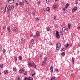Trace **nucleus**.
<instances>
[{"instance_id":"f257e3e1","label":"nucleus","mask_w":80,"mask_h":80,"mask_svg":"<svg viewBox=\"0 0 80 80\" xmlns=\"http://www.w3.org/2000/svg\"><path fill=\"white\" fill-rule=\"evenodd\" d=\"M7 14H9L10 13L11 11V7L10 5H9L7 8Z\"/></svg>"},{"instance_id":"f03ea898","label":"nucleus","mask_w":80,"mask_h":80,"mask_svg":"<svg viewBox=\"0 0 80 80\" xmlns=\"http://www.w3.org/2000/svg\"><path fill=\"white\" fill-rule=\"evenodd\" d=\"M56 45L57 46V47L56 48V49L57 50H58L61 47V45H60V43L59 42L58 43L56 44Z\"/></svg>"},{"instance_id":"7ed1b4c3","label":"nucleus","mask_w":80,"mask_h":80,"mask_svg":"<svg viewBox=\"0 0 80 80\" xmlns=\"http://www.w3.org/2000/svg\"><path fill=\"white\" fill-rule=\"evenodd\" d=\"M59 32L58 31H57L56 32V37L57 38H60V35L59 34Z\"/></svg>"},{"instance_id":"20e7f679","label":"nucleus","mask_w":80,"mask_h":80,"mask_svg":"<svg viewBox=\"0 0 80 80\" xmlns=\"http://www.w3.org/2000/svg\"><path fill=\"white\" fill-rule=\"evenodd\" d=\"M33 80V78L32 77H26L24 78V80Z\"/></svg>"},{"instance_id":"39448f33","label":"nucleus","mask_w":80,"mask_h":80,"mask_svg":"<svg viewBox=\"0 0 80 80\" xmlns=\"http://www.w3.org/2000/svg\"><path fill=\"white\" fill-rule=\"evenodd\" d=\"M77 7H75L73 8L72 9V12H75V11H77Z\"/></svg>"},{"instance_id":"423d86ee","label":"nucleus","mask_w":80,"mask_h":80,"mask_svg":"<svg viewBox=\"0 0 80 80\" xmlns=\"http://www.w3.org/2000/svg\"><path fill=\"white\" fill-rule=\"evenodd\" d=\"M13 32H18V29L17 28H14V30H12Z\"/></svg>"},{"instance_id":"0eeeda50","label":"nucleus","mask_w":80,"mask_h":80,"mask_svg":"<svg viewBox=\"0 0 80 80\" xmlns=\"http://www.w3.org/2000/svg\"><path fill=\"white\" fill-rule=\"evenodd\" d=\"M14 2V0H11V1H8L9 3H13Z\"/></svg>"},{"instance_id":"6e6552de","label":"nucleus","mask_w":80,"mask_h":80,"mask_svg":"<svg viewBox=\"0 0 80 80\" xmlns=\"http://www.w3.org/2000/svg\"><path fill=\"white\" fill-rule=\"evenodd\" d=\"M32 67H34V68H36L37 67H36V65H35V63H34V62H33L32 63Z\"/></svg>"},{"instance_id":"1a4fd4ad","label":"nucleus","mask_w":80,"mask_h":80,"mask_svg":"<svg viewBox=\"0 0 80 80\" xmlns=\"http://www.w3.org/2000/svg\"><path fill=\"white\" fill-rule=\"evenodd\" d=\"M50 70H51V73H52L53 72V67L52 66L50 68Z\"/></svg>"},{"instance_id":"9d476101","label":"nucleus","mask_w":80,"mask_h":80,"mask_svg":"<svg viewBox=\"0 0 80 80\" xmlns=\"http://www.w3.org/2000/svg\"><path fill=\"white\" fill-rule=\"evenodd\" d=\"M36 35L37 36H38H38L40 35V32H37L36 33Z\"/></svg>"},{"instance_id":"9b49d317","label":"nucleus","mask_w":80,"mask_h":80,"mask_svg":"<svg viewBox=\"0 0 80 80\" xmlns=\"http://www.w3.org/2000/svg\"><path fill=\"white\" fill-rule=\"evenodd\" d=\"M7 29L8 30L9 32H10L11 30H10V28L9 26H8L7 27Z\"/></svg>"},{"instance_id":"f8f14e48","label":"nucleus","mask_w":80,"mask_h":80,"mask_svg":"<svg viewBox=\"0 0 80 80\" xmlns=\"http://www.w3.org/2000/svg\"><path fill=\"white\" fill-rule=\"evenodd\" d=\"M68 6H69V4H68V3H67L66 5V6H65L66 8H68Z\"/></svg>"},{"instance_id":"ddd939ff","label":"nucleus","mask_w":80,"mask_h":80,"mask_svg":"<svg viewBox=\"0 0 80 80\" xmlns=\"http://www.w3.org/2000/svg\"><path fill=\"white\" fill-rule=\"evenodd\" d=\"M18 58L20 60L22 61V57L21 56H19Z\"/></svg>"},{"instance_id":"4468645a","label":"nucleus","mask_w":80,"mask_h":80,"mask_svg":"<svg viewBox=\"0 0 80 80\" xmlns=\"http://www.w3.org/2000/svg\"><path fill=\"white\" fill-rule=\"evenodd\" d=\"M26 3L28 4L29 3V0H25Z\"/></svg>"},{"instance_id":"2eb2a0df","label":"nucleus","mask_w":80,"mask_h":80,"mask_svg":"<svg viewBox=\"0 0 80 80\" xmlns=\"http://www.w3.org/2000/svg\"><path fill=\"white\" fill-rule=\"evenodd\" d=\"M19 5H24V3L23 2H19Z\"/></svg>"},{"instance_id":"dca6fc26","label":"nucleus","mask_w":80,"mask_h":80,"mask_svg":"<svg viewBox=\"0 0 80 80\" xmlns=\"http://www.w3.org/2000/svg\"><path fill=\"white\" fill-rule=\"evenodd\" d=\"M61 55L62 57H64L65 56V53H64V52H62L61 53Z\"/></svg>"},{"instance_id":"f3484780","label":"nucleus","mask_w":80,"mask_h":80,"mask_svg":"<svg viewBox=\"0 0 80 80\" xmlns=\"http://www.w3.org/2000/svg\"><path fill=\"white\" fill-rule=\"evenodd\" d=\"M68 26L69 29H70V27L71 26V25L70 24H68Z\"/></svg>"},{"instance_id":"a211bd4d","label":"nucleus","mask_w":80,"mask_h":80,"mask_svg":"<svg viewBox=\"0 0 80 80\" xmlns=\"http://www.w3.org/2000/svg\"><path fill=\"white\" fill-rule=\"evenodd\" d=\"M35 19L37 22H38V21L40 20V19L38 18H36Z\"/></svg>"},{"instance_id":"6ab92c4d","label":"nucleus","mask_w":80,"mask_h":80,"mask_svg":"<svg viewBox=\"0 0 80 80\" xmlns=\"http://www.w3.org/2000/svg\"><path fill=\"white\" fill-rule=\"evenodd\" d=\"M47 11H48V12H50V8L49 7H48L46 8Z\"/></svg>"},{"instance_id":"aec40b11","label":"nucleus","mask_w":80,"mask_h":80,"mask_svg":"<svg viewBox=\"0 0 80 80\" xmlns=\"http://www.w3.org/2000/svg\"><path fill=\"white\" fill-rule=\"evenodd\" d=\"M72 63H74V58H73V57L72 58Z\"/></svg>"},{"instance_id":"412c9836","label":"nucleus","mask_w":80,"mask_h":80,"mask_svg":"<svg viewBox=\"0 0 80 80\" xmlns=\"http://www.w3.org/2000/svg\"><path fill=\"white\" fill-rule=\"evenodd\" d=\"M8 71L7 70V71L6 70V71H4L5 74H7V73H8Z\"/></svg>"},{"instance_id":"4be33fe9","label":"nucleus","mask_w":80,"mask_h":80,"mask_svg":"<svg viewBox=\"0 0 80 80\" xmlns=\"http://www.w3.org/2000/svg\"><path fill=\"white\" fill-rule=\"evenodd\" d=\"M51 80H55V77L54 78H51Z\"/></svg>"},{"instance_id":"5701e85b","label":"nucleus","mask_w":80,"mask_h":80,"mask_svg":"<svg viewBox=\"0 0 80 80\" xmlns=\"http://www.w3.org/2000/svg\"><path fill=\"white\" fill-rule=\"evenodd\" d=\"M69 46V44L68 43H67V45H66L65 47H66V48H68V47Z\"/></svg>"},{"instance_id":"b1692460","label":"nucleus","mask_w":80,"mask_h":80,"mask_svg":"<svg viewBox=\"0 0 80 80\" xmlns=\"http://www.w3.org/2000/svg\"><path fill=\"white\" fill-rule=\"evenodd\" d=\"M60 35H63V32L62 31H60Z\"/></svg>"},{"instance_id":"393cba45","label":"nucleus","mask_w":80,"mask_h":80,"mask_svg":"<svg viewBox=\"0 0 80 80\" xmlns=\"http://www.w3.org/2000/svg\"><path fill=\"white\" fill-rule=\"evenodd\" d=\"M48 60V58H47L46 57H44V60L45 61H46V60Z\"/></svg>"},{"instance_id":"a878e982","label":"nucleus","mask_w":80,"mask_h":80,"mask_svg":"<svg viewBox=\"0 0 80 80\" xmlns=\"http://www.w3.org/2000/svg\"><path fill=\"white\" fill-rule=\"evenodd\" d=\"M62 31H63V32H65L66 30V29L65 28H62Z\"/></svg>"},{"instance_id":"bb28decb","label":"nucleus","mask_w":80,"mask_h":80,"mask_svg":"<svg viewBox=\"0 0 80 80\" xmlns=\"http://www.w3.org/2000/svg\"><path fill=\"white\" fill-rule=\"evenodd\" d=\"M48 0V1H47ZM46 3L48 4V5H49V0H46Z\"/></svg>"},{"instance_id":"cd10ccee","label":"nucleus","mask_w":80,"mask_h":80,"mask_svg":"<svg viewBox=\"0 0 80 80\" xmlns=\"http://www.w3.org/2000/svg\"><path fill=\"white\" fill-rule=\"evenodd\" d=\"M31 42H32V44H33L34 40L32 39L31 40Z\"/></svg>"},{"instance_id":"c85d7f7f","label":"nucleus","mask_w":80,"mask_h":80,"mask_svg":"<svg viewBox=\"0 0 80 80\" xmlns=\"http://www.w3.org/2000/svg\"><path fill=\"white\" fill-rule=\"evenodd\" d=\"M14 59L15 60V62H17V57H15Z\"/></svg>"},{"instance_id":"c756f323","label":"nucleus","mask_w":80,"mask_h":80,"mask_svg":"<svg viewBox=\"0 0 80 80\" xmlns=\"http://www.w3.org/2000/svg\"><path fill=\"white\" fill-rule=\"evenodd\" d=\"M13 70L14 72H16V71H17V69L16 68H14L13 69Z\"/></svg>"},{"instance_id":"7c9ffc66","label":"nucleus","mask_w":80,"mask_h":80,"mask_svg":"<svg viewBox=\"0 0 80 80\" xmlns=\"http://www.w3.org/2000/svg\"><path fill=\"white\" fill-rule=\"evenodd\" d=\"M16 80H20V78H19L18 76V78H16Z\"/></svg>"},{"instance_id":"2f4dec72","label":"nucleus","mask_w":80,"mask_h":80,"mask_svg":"<svg viewBox=\"0 0 80 80\" xmlns=\"http://www.w3.org/2000/svg\"><path fill=\"white\" fill-rule=\"evenodd\" d=\"M27 74V72L25 71V72L24 73V75H26Z\"/></svg>"},{"instance_id":"473e14b6","label":"nucleus","mask_w":80,"mask_h":80,"mask_svg":"<svg viewBox=\"0 0 80 80\" xmlns=\"http://www.w3.org/2000/svg\"><path fill=\"white\" fill-rule=\"evenodd\" d=\"M61 52H63V51H64V48H61Z\"/></svg>"},{"instance_id":"72a5a7b5","label":"nucleus","mask_w":80,"mask_h":80,"mask_svg":"<svg viewBox=\"0 0 80 80\" xmlns=\"http://www.w3.org/2000/svg\"><path fill=\"white\" fill-rule=\"evenodd\" d=\"M3 64L0 65V67L1 68H3Z\"/></svg>"},{"instance_id":"f704fd0d","label":"nucleus","mask_w":80,"mask_h":80,"mask_svg":"<svg viewBox=\"0 0 80 80\" xmlns=\"http://www.w3.org/2000/svg\"><path fill=\"white\" fill-rule=\"evenodd\" d=\"M47 30L48 32H49L50 31V28H47Z\"/></svg>"},{"instance_id":"c9c22d12","label":"nucleus","mask_w":80,"mask_h":80,"mask_svg":"<svg viewBox=\"0 0 80 80\" xmlns=\"http://www.w3.org/2000/svg\"><path fill=\"white\" fill-rule=\"evenodd\" d=\"M53 7H54V8H56V7H57V5H53Z\"/></svg>"},{"instance_id":"e433bc0d","label":"nucleus","mask_w":80,"mask_h":80,"mask_svg":"<svg viewBox=\"0 0 80 80\" xmlns=\"http://www.w3.org/2000/svg\"><path fill=\"white\" fill-rule=\"evenodd\" d=\"M22 70V72H23L24 71H25V69H24V68H22V69H21Z\"/></svg>"},{"instance_id":"4c0bfd02","label":"nucleus","mask_w":80,"mask_h":80,"mask_svg":"<svg viewBox=\"0 0 80 80\" xmlns=\"http://www.w3.org/2000/svg\"><path fill=\"white\" fill-rule=\"evenodd\" d=\"M62 11L63 12H65V8H63Z\"/></svg>"},{"instance_id":"58836bf2","label":"nucleus","mask_w":80,"mask_h":80,"mask_svg":"<svg viewBox=\"0 0 80 80\" xmlns=\"http://www.w3.org/2000/svg\"><path fill=\"white\" fill-rule=\"evenodd\" d=\"M75 75V73H72L71 75L72 76H73V75Z\"/></svg>"},{"instance_id":"ea45409f","label":"nucleus","mask_w":80,"mask_h":80,"mask_svg":"<svg viewBox=\"0 0 80 80\" xmlns=\"http://www.w3.org/2000/svg\"><path fill=\"white\" fill-rule=\"evenodd\" d=\"M19 73H22V69H20L19 70Z\"/></svg>"},{"instance_id":"a19ab883","label":"nucleus","mask_w":80,"mask_h":80,"mask_svg":"<svg viewBox=\"0 0 80 80\" xmlns=\"http://www.w3.org/2000/svg\"><path fill=\"white\" fill-rule=\"evenodd\" d=\"M2 55H1L0 57V60H2Z\"/></svg>"},{"instance_id":"79ce46f5","label":"nucleus","mask_w":80,"mask_h":80,"mask_svg":"<svg viewBox=\"0 0 80 80\" xmlns=\"http://www.w3.org/2000/svg\"><path fill=\"white\" fill-rule=\"evenodd\" d=\"M66 32H68V28H66Z\"/></svg>"},{"instance_id":"37998d69","label":"nucleus","mask_w":80,"mask_h":80,"mask_svg":"<svg viewBox=\"0 0 80 80\" xmlns=\"http://www.w3.org/2000/svg\"><path fill=\"white\" fill-rule=\"evenodd\" d=\"M75 2L76 4H78V1L76 0L75 1Z\"/></svg>"},{"instance_id":"c03bdc74","label":"nucleus","mask_w":80,"mask_h":80,"mask_svg":"<svg viewBox=\"0 0 80 80\" xmlns=\"http://www.w3.org/2000/svg\"><path fill=\"white\" fill-rule=\"evenodd\" d=\"M55 71H56V72H58V69L57 68H56L55 69Z\"/></svg>"},{"instance_id":"a18cd8bd","label":"nucleus","mask_w":80,"mask_h":80,"mask_svg":"<svg viewBox=\"0 0 80 80\" xmlns=\"http://www.w3.org/2000/svg\"><path fill=\"white\" fill-rule=\"evenodd\" d=\"M33 15H35V13L34 12H33L32 13Z\"/></svg>"},{"instance_id":"49530a36","label":"nucleus","mask_w":80,"mask_h":80,"mask_svg":"<svg viewBox=\"0 0 80 80\" xmlns=\"http://www.w3.org/2000/svg\"><path fill=\"white\" fill-rule=\"evenodd\" d=\"M28 64V66H29V67H32V65H30L29 64Z\"/></svg>"},{"instance_id":"de8ad7c7","label":"nucleus","mask_w":80,"mask_h":80,"mask_svg":"<svg viewBox=\"0 0 80 80\" xmlns=\"http://www.w3.org/2000/svg\"><path fill=\"white\" fill-rule=\"evenodd\" d=\"M40 57H42V53L40 54Z\"/></svg>"},{"instance_id":"09e8293b","label":"nucleus","mask_w":80,"mask_h":80,"mask_svg":"<svg viewBox=\"0 0 80 80\" xmlns=\"http://www.w3.org/2000/svg\"><path fill=\"white\" fill-rule=\"evenodd\" d=\"M3 53H5V49H4L3 50Z\"/></svg>"},{"instance_id":"8fccbe9b","label":"nucleus","mask_w":80,"mask_h":80,"mask_svg":"<svg viewBox=\"0 0 80 80\" xmlns=\"http://www.w3.org/2000/svg\"><path fill=\"white\" fill-rule=\"evenodd\" d=\"M4 10L5 12H6V11L7 10V8L6 7L5 8Z\"/></svg>"},{"instance_id":"3c124183","label":"nucleus","mask_w":80,"mask_h":80,"mask_svg":"<svg viewBox=\"0 0 80 80\" xmlns=\"http://www.w3.org/2000/svg\"><path fill=\"white\" fill-rule=\"evenodd\" d=\"M40 1H38V5H39V4H40Z\"/></svg>"},{"instance_id":"603ef678","label":"nucleus","mask_w":80,"mask_h":80,"mask_svg":"<svg viewBox=\"0 0 80 80\" xmlns=\"http://www.w3.org/2000/svg\"><path fill=\"white\" fill-rule=\"evenodd\" d=\"M16 5H17V6H18V3H16Z\"/></svg>"},{"instance_id":"864d4df0","label":"nucleus","mask_w":80,"mask_h":80,"mask_svg":"<svg viewBox=\"0 0 80 80\" xmlns=\"http://www.w3.org/2000/svg\"><path fill=\"white\" fill-rule=\"evenodd\" d=\"M80 27H78V30H80Z\"/></svg>"},{"instance_id":"5fc2aeb1","label":"nucleus","mask_w":80,"mask_h":80,"mask_svg":"<svg viewBox=\"0 0 80 80\" xmlns=\"http://www.w3.org/2000/svg\"><path fill=\"white\" fill-rule=\"evenodd\" d=\"M54 19H55V18H56V16H54Z\"/></svg>"},{"instance_id":"6e6d98bb","label":"nucleus","mask_w":80,"mask_h":80,"mask_svg":"<svg viewBox=\"0 0 80 80\" xmlns=\"http://www.w3.org/2000/svg\"><path fill=\"white\" fill-rule=\"evenodd\" d=\"M35 75V73H34L32 75V76H33V75Z\"/></svg>"},{"instance_id":"4d7b16f0","label":"nucleus","mask_w":80,"mask_h":80,"mask_svg":"<svg viewBox=\"0 0 80 80\" xmlns=\"http://www.w3.org/2000/svg\"><path fill=\"white\" fill-rule=\"evenodd\" d=\"M14 8V7H13V6H12V7L11 8Z\"/></svg>"},{"instance_id":"13d9d810","label":"nucleus","mask_w":80,"mask_h":80,"mask_svg":"<svg viewBox=\"0 0 80 80\" xmlns=\"http://www.w3.org/2000/svg\"><path fill=\"white\" fill-rule=\"evenodd\" d=\"M28 64H29V65H32V63H28Z\"/></svg>"},{"instance_id":"bf43d9fd","label":"nucleus","mask_w":80,"mask_h":80,"mask_svg":"<svg viewBox=\"0 0 80 80\" xmlns=\"http://www.w3.org/2000/svg\"><path fill=\"white\" fill-rule=\"evenodd\" d=\"M43 64H44V63H43V62H42V66H43Z\"/></svg>"},{"instance_id":"052dcab7","label":"nucleus","mask_w":80,"mask_h":80,"mask_svg":"<svg viewBox=\"0 0 80 80\" xmlns=\"http://www.w3.org/2000/svg\"><path fill=\"white\" fill-rule=\"evenodd\" d=\"M78 45H79V46H80V42L78 43Z\"/></svg>"},{"instance_id":"680f3d73","label":"nucleus","mask_w":80,"mask_h":80,"mask_svg":"<svg viewBox=\"0 0 80 80\" xmlns=\"http://www.w3.org/2000/svg\"><path fill=\"white\" fill-rule=\"evenodd\" d=\"M53 34H55V32L54 31H53Z\"/></svg>"},{"instance_id":"e2e57ef3","label":"nucleus","mask_w":80,"mask_h":80,"mask_svg":"<svg viewBox=\"0 0 80 80\" xmlns=\"http://www.w3.org/2000/svg\"><path fill=\"white\" fill-rule=\"evenodd\" d=\"M5 12H6V11H5L3 12V13H4V14H5Z\"/></svg>"},{"instance_id":"0e129e2a","label":"nucleus","mask_w":80,"mask_h":80,"mask_svg":"<svg viewBox=\"0 0 80 80\" xmlns=\"http://www.w3.org/2000/svg\"><path fill=\"white\" fill-rule=\"evenodd\" d=\"M54 27H57V26L56 25H55Z\"/></svg>"},{"instance_id":"69168bd1","label":"nucleus","mask_w":80,"mask_h":80,"mask_svg":"<svg viewBox=\"0 0 80 80\" xmlns=\"http://www.w3.org/2000/svg\"><path fill=\"white\" fill-rule=\"evenodd\" d=\"M6 7V8H7V5H6V7Z\"/></svg>"},{"instance_id":"338daca9","label":"nucleus","mask_w":80,"mask_h":80,"mask_svg":"<svg viewBox=\"0 0 80 80\" xmlns=\"http://www.w3.org/2000/svg\"><path fill=\"white\" fill-rule=\"evenodd\" d=\"M3 29H5V27H4L3 28Z\"/></svg>"},{"instance_id":"774afa93","label":"nucleus","mask_w":80,"mask_h":80,"mask_svg":"<svg viewBox=\"0 0 80 80\" xmlns=\"http://www.w3.org/2000/svg\"><path fill=\"white\" fill-rule=\"evenodd\" d=\"M57 1H58V0H55V2H57Z\"/></svg>"}]
</instances>
